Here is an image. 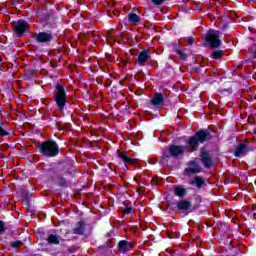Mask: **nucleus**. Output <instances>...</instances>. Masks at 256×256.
Segmentation results:
<instances>
[{"label":"nucleus","instance_id":"6","mask_svg":"<svg viewBox=\"0 0 256 256\" xmlns=\"http://www.w3.org/2000/svg\"><path fill=\"white\" fill-rule=\"evenodd\" d=\"M255 151V147H250L247 141L239 142L234 150V157L241 159V157H246L247 153Z\"/></svg>","mask_w":256,"mask_h":256},{"label":"nucleus","instance_id":"37","mask_svg":"<svg viewBox=\"0 0 256 256\" xmlns=\"http://www.w3.org/2000/svg\"><path fill=\"white\" fill-rule=\"evenodd\" d=\"M124 65H131V61L126 60V61L124 62Z\"/></svg>","mask_w":256,"mask_h":256},{"label":"nucleus","instance_id":"13","mask_svg":"<svg viewBox=\"0 0 256 256\" xmlns=\"http://www.w3.org/2000/svg\"><path fill=\"white\" fill-rule=\"evenodd\" d=\"M172 52L179 56L180 61H187L189 53L186 48L182 49L179 43H172Z\"/></svg>","mask_w":256,"mask_h":256},{"label":"nucleus","instance_id":"30","mask_svg":"<svg viewBox=\"0 0 256 256\" xmlns=\"http://www.w3.org/2000/svg\"><path fill=\"white\" fill-rule=\"evenodd\" d=\"M5 233V221L0 220V235H3Z\"/></svg>","mask_w":256,"mask_h":256},{"label":"nucleus","instance_id":"42","mask_svg":"<svg viewBox=\"0 0 256 256\" xmlns=\"http://www.w3.org/2000/svg\"><path fill=\"white\" fill-rule=\"evenodd\" d=\"M249 3H255V0H249Z\"/></svg>","mask_w":256,"mask_h":256},{"label":"nucleus","instance_id":"4","mask_svg":"<svg viewBox=\"0 0 256 256\" xmlns=\"http://www.w3.org/2000/svg\"><path fill=\"white\" fill-rule=\"evenodd\" d=\"M53 97L58 109L61 111L67 109V89L65 86L57 82L54 86Z\"/></svg>","mask_w":256,"mask_h":256},{"label":"nucleus","instance_id":"15","mask_svg":"<svg viewBox=\"0 0 256 256\" xmlns=\"http://www.w3.org/2000/svg\"><path fill=\"white\" fill-rule=\"evenodd\" d=\"M167 95L164 91L157 92L154 94L153 98L150 100V103L153 105V107H159V105H163L165 103V98Z\"/></svg>","mask_w":256,"mask_h":256},{"label":"nucleus","instance_id":"29","mask_svg":"<svg viewBox=\"0 0 256 256\" xmlns=\"http://www.w3.org/2000/svg\"><path fill=\"white\" fill-rule=\"evenodd\" d=\"M165 1H167V0H151V3L154 4L156 7H159L162 4H164Z\"/></svg>","mask_w":256,"mask_h":256},{"label":"nucleus","instance_id":"16","mask_svg":"<svg viewBox=\"0 0 256 256\" xmlns=\"http://www.w3.org/2000/svg\"><path fill=\"white\" fill-rule=\"evenodd\" d=\"M87 231V223L84 220L76 222L75 227L72 229L73 235H85Z\"/></svg>","mask_w":256,"mask_h":256},{"label":"nucleus","instance_id":"5","mask_svg":"<svg viewBox=\"0 0 256 256\" xmlns=\"http://www.w3.org/2000/svg\"><path fill=\"white\" fill-rule=\"evenodd\" d=\"M204 47L219 49V47H221V32L210 29L204 37Z\"/></svg>","mask_w":256,"mask_h":256},{"label":"nucleus","instance_id":"22","mask_svg":"<svg viewBox=\"0 0 256 256\" xmlns=\"http://www.w3.org/2000/svg\"><path fill=\"white\" fill-rule=\"evenodd\" d=\"M128 21L132 23V25H139V23H141V17L136 13H130L128 14Z\"/></svg>","mask_w":256,"mask_h":256},{"label":"nucleus","instance_id":"43","mask_svg":"<svg viewBox=\"0 0 256 256\" xmlns=\"http://www.w3.org/2000/svg\"><path fill=\"white\" fill-rule=\"evenodd\" d=\"M0 63H3V58H1V55H0Z\"/></svg>","mask_w":256,"mask_h":256},{"label":"nucleus","instance_id":"7","mask_svg":"<svg viewBox=\"0 0 256 256\" xmlns=\"http://www.w3.org/2000/svg\"><path fill=\"white\" fill-rule=\"evenodd\" d=\"M56 171L58 175H62V176L70 175L71 177H73L77 169L75 168L72 162L66 161V162L60 163Z\"/></svg>","mask_w":256,"mask_h":256},{"label":"nucleus","instance_id":"3","mask_svg":"<svg viewBox=\"0 0 256 256\" xmlns=\"http://www.w3.org/2000/svg\"><path fill=\"white\" fill-rule=\"evenodd\" d=\"M36 151L40 153L43 157H46V159H51L53 157H57L61 153V150L59 149V144H57V141L53 139H48L44 142L39 143L36 146Z\"/></svg>","mask_w":256,"mask_h":256},{"label":"nucleus","instance_id":"19","mask_svg":"<svg viewBox=\"0 0 256 256\" xmlns=\"http://www.w3.org/2000/svg\"><path fill=\"white\" fill-rule=\"evenodd\" d=\"M189 185L195 186L198 189H203V187H207V182L201 176H195L193 180L189 182Z\"/></svg>","mask_w":256,"mask_h":256},{"label":"nucleus","instance_id":"48","mask_svg":"<svg viewBox=\"0 0 256 256\" xmlns=\"http://www.w3.org/2000/svg\"><path fill=\"white\" fill-rule=\"evenodd\" d=\"M191 55L195 56V54L192 52Z\"/></svg>","mask_w":256,"mask_h":256},{"label":"nucleus","instance_id":"1","mask_svg":"<svg viewBox=\"0 0 256 256\" xmlns=\"http://www.w3.org/2000/svg\"><path fill=\"white\" fill-rule=\"evenodd\" d=\"M211 139H213V135L209 129H200L186 141V145L192 151H197L199 145H203V143H207V141H211Z\"/></svg>","mask_w":256,"mask_h":256},{"label":"nucleus","instance_id":"10","mask_svg":"<svg viewBox=\"0 0 256 256\" xmlns=\"http://www.w3.org/2000/svg\"><path fill=\"white\" fill-rule=\"evenodd\" d=\"M13 31H15L16 36L21 37L26 31H29V23L25 20H19L18 22H12Z\"/></svg>","mask_w":256,"mask_h":256},{"label":"nucleus","instance_id":"34","mask_svg":"<svg viewBox=\"0 0 256 256\" xmlns=\"http://www.w3.org/2000/svg\"><path fill=\"white\" fill-rule=\"evenodd\" d=\"M247 65H253V58L246 59Z\"/></svg>","mask_w":256,"mask_h":256},{"label":"nucleus","instance_id":"2","mask_svg":"<svg viewBox=\"0 0 256 256\" xmlns=\"http://www.w3.org/2000/svg\"><path fill=\"white\" fill-rule=\"evenodd\" d=\"M187 146L170 144L162 151L160 161L162 165H169L170 159H179L185 154Z\"/></svg>","mask_w":256,"mask_h":256},{"label":"nucleus","instance_id":"27","mask_svg":"<svg viewBox=\"0 0 256 256\" xmlns=\"http://www.w3.org/2000/svg\"><path fill=\"white\" fill-rule=\"evenodd\" d=\"M10 247H11L12 249H19V247H23V241H21V240H16V241H14V242H11V243H10Z\"/></svg>","mask_w":256,"mask_h":256},{"label":"nucleus","instance_id":"41","mask_svg":"<svg viewBox=\"0 0 256 256\" xmlns=\"http://www.w3.org/2000/svg\"><path fill=\"white\" fill-rule=\"evenodd\" d=\"M6 149H9V144H4Z\"/></svg>","mask_w":256,"mask_h":256},{"label":"nucleus","instance_id":"49","mask_svg":"<svg viewBox=\"0 0 256 256\" xmlns=\"http://www.w3.org/2000/svg\"><path fill=\"white\" fill-rule=\"evenodd\" d=\"M238 69H241V66H238Z\"/></svg>","mask_w":256,"mask_h":256},{"label":"nucleus","instance_id":"14","mask_svg":"<svg viewBox=\"0 0 256 256\" xmlns=\"http://www.w3.org/2000/svg\"><path fill=\"white\" fill-rule=\"evenodd\" d=\"M200 161L204 166V169H211L213 167V158H211V154L206 150L200 151Z\"/></svg>","mask_w":256,"mask_h":256},{"label":"nucleus","instance_id":"23","mask_svg":"<svg viewBox=\"0 0 256 256\" xmlns=\"http://www.w3.org/2000/svg\"><path fill=\"white\" fill-rule=\"evenodd\" d=\"M46 241L49 245H59V243H61V241L59 240V236L56 234H50L47 237Z\"/></svg>","mask_w":256,"mask_h":256},{"label":"nucleus","instance_id":"46","mask_svg":"<svg viewBox=\"0 0 256 256\" xmlns=\"http://www.w3.org/2000/svg\"><path fill=\"white\" fill-rule=\"evenodd\" d=\"M51 171H53V173H55V169L52 168Z\"/></svg>","mask_w":256,"mask_h":256},{"label":"nucleus","instance_id":"36","mask_svg":"<svg viewBox=\"0 0 256 256\" xmlns=\"http://www.w3.org/2000/svg\"><path fill=\"white\" fill-rule=\"evenodd\" d=\"M96 83H97L98 85H103V80L97 78V79H96Z\"/></svg>","mask_w":256,"mask_h":256},{"label":"nucleus","instance_id":"21","mask_svg":"<svg viewBox=\"0 0 256 256\" xmlns=\"http://www.w3.org/2000/svg\"><path fill=\"white\" fill-rule=\"evenodd\" d=\"M217 226L219 229V233L221 234L229 233V231H231V226H229L227 222L218 221Z\"/></svg>","mask_w":256,"mask_h":256},{"label":"nucleus","instance_id":"17","mask_svg":"<svg viewBox=\"0 0 256 256\" xmlns=\"http://www.w3.org/2000/svg\"><path fill=\"white\" fill-rule=\"evenodd\" d=\"M148 59H151V53L149 52V49H144L139 53L137 63L140 67H143V65L147 63Z\"/></svg>","mask_w":256,"mask_h":256},{"label":"nucleus","instance_id":"9","mask_svg":"<svg viewBox=\"0 0 256 256\" xmlns=\"http://www.w3.org/2000/svg\"><path fill=\"white\" fill-rule=\"evenodd\" d=\"M116 154L123 165H137L139 163V159L131 158L128 151L117 150Z\"/></svg>","mask_w":256,"mask_h":256},{"label":"nucleus","instance_id":"39","mask_svg":"<svg viewBox=\"0 0 256 256\" xmlns=\"http://www.w3.org/2000/svg\"><path fill=\"white\" fill-rule=\"evenodd\" d=\"M12 3H19V0H11Z\"/></svg>","mask_w":256,"mask_h":256},{"label":"nucleus","instance_id":"8","mask_svg":"<svg viewBox=\"0 0 256 256\" xmlns=\"http://www.w3.org/2000/svg\"><path fill=\"white\" fill-rule=\"evenodd\" d=\"M33 39L36 43L50 45L51 41H53V32L51 31L38 32L36 35L33 36Z\"/></svg>","mask_w":256,"mask_h":256},{"label":"nucleus","instance_id":"38","mask_svg":"<svg viewBox=\"0 0 256 256\" xmlns=\"http://www.w3.org/2000/svg\"><path fill=\"white\" fill-rule=\"evenodd\" d=\"M248 122L250 125H253V121H251V117H248Z\"/></svg>","mask_w":256,"mask_h":256},{"label":"nucleus","instance_id":"28","mask_svg":"<svg viewBox=\"0 0 256 256\" xmlns=\"http://www.w3.org/2000/svg\"><path fill=\"white\" fill-rule=\"evenodd\" d=\"M122 205H124V209H123L124 215H131V213H133V207L127 206L125 202H123Z\"/></svg>","mask_w":256,"mask_h":256},{"label":"nucleus","instance_id":"11","mask_svg":"<svg viewBox=\"0 0 256 256\" xmlns=\"http://www.w3.org/2000/svg\"><path fill=\"white\" fill-rule=\"evenodd\" d=\"M191 207H193V204L191 201L187 199H181L176 203V209L178 213H193V210H191Z\"/></svg>","mask_w":256,"mask_h":256},{"label":"nucleus","instance_id":"32","mask_svg":"<svg viewBox=\"0 0 256 256\" xmlns=\"http://www.w3.org/2000/svg\"><path fill=\"white\" fill-rule=\"evenodd\" d=\"M185 39H186L188 45H193L195 43V38H193V37H187Z\"/></svg>","mask_w":256,"mask_h":256},{"label":"nucleus","instance_id":"44","mask_svg":"<svg viewBox=\"0 0 256 256\" xmlns=\"http://www.w3.org/2000/svg\"><path fill=\"white\" fill-rule=\"evenodd\" d=\"M56 127L59 129V123H56Z\"/></svg>","mask_w":256,"mask_h":256},{"label":"nucleus","instance_id":"40","mask_svg":"<svg viewBox=\"0 0 256 256\" xmlns=\"http://www.w3.org/2000/svg\"><path fill=\"white\" fill-rule=\"evenodd\" d=\"M106 247H111V245H109V243H105L104 244Z\"/></svg>","mask_w":256,"mask_h":256},{"label":"nucleus","instance_id":"18","mask_svg":"<svg viewBox=\"0 0 256 256\" xmlns=\"http://www.w3.org/2000/svg\"><path fill=\"white\" fill-rule=\"evenodd\" d=\"M173 193L175 197H179V199H185L187 197V194L189 193L187 191V188L183 185H175L173 189Z\"/></svg>","mask_w":256,"mask_h":256},{"label":"nucleus","instance_id":"35","mask_svg":"<svg viewBox=\"0 0 256 256\" xmlns=\"http://www.w3.org/2000/svg\"><path fill=\"white\" fill-rule=\"evenodd\" d=\"M122 169L123 171H129V166H127V164H123Z\"/></svg>","mask_w":256,"mask_h":256},{"label":"nucleus","instance_id":"20","mask_svg":"<svg viewBox=\"0 0 256 256\" xmlns=\"http://www.w3.org/2000/svg\"><path fill=\"white\" fill-rule=\"evenodd\" d=\"M133 249V245L131 242H128L127 240H121L118 243V250L120 253H127L128 251H131Z\"/></svg>","mask_w":256,"mask_h":256},{"label":"nucleus","instance_id":"24","mask_svg":"<svg viewBox=\"0 0 256 256\" xmlns=\"http://www.w3.org/2000/svg\"><path fill=\"white\" fill-rule=\"evenodd\" d=\"M57 186L63 187L64 189H66V187H69V185L67 184V179H65V177L61 174L58 175Z\"/></svg>","mask_w":256,"mask_h":256},{"label":"nucleus","instance_id":"33","mask_svg":"<svg viewBox=\"0 0 256 256\" xmlns=\"http://www.w3.org/2000/svg\"><path fill=\"white\" fill-rule=\"evenodd\" d=\"M111 85H112V82H111V78H108L107 80H106V84L104 85L106 88H109V87H111Z\"/></svg>","mask_w":256,"mask_h":256},{"label":"nucleus","instance_id":"26","mask_svg":"<svg viewBox=\"0 0 256 256\" xmlns=\"http://www.w3.org/2000/svg\"><path fill=\"white\" fill-rule=\"evenodd\" d=\"M7 135H9V130L3 121H0V137H7Z\"/></svg>","mask_w":256,"mask_h":256},{"label":"nucleus","instance_id":"12","mask_svg":"<svg viewBox=\"0 0 256 256\" xmlns=\"http://www.w3.org/2000/svg\"><path fill=\"white\" fill-rule=\"evenodd\" d=\"M188 165L190 167L185 168L184 169V175H197V173H202L203 172V168H201V166H199V164L197 163L196 160H191Z\"/></svg>","mask_w":256,"mask_h":256},{"label":"nucleus","instance_id":"45","mask_svg":"<svg viewBox=\"0 0 256 256\" xmlns=\"http://www.w3.org/2000/svg\"><path fill=\"white\" fill-rule=\"evenodd\" d=\"M225 91H227V89L222 90V93H225Z\"/></svg>","mask_w":256,"mask_h":256},{"label":"nucleus","instance_id":"25","mask_svg":"<svg viewBox=\"0 0 256 256\" xmlns=\"http://www.w3.org/2000/svg\"><path fill=\"white\" fill-rule=\"evenodd\" d=\"M223 55H225V51H223V50H214L211 54V58L219 60L223 57Z\"/></svg>","mask_w":256,"mask_h":256},{"label":"nucleus","instance_id":"31","mask_svg":"<svg viewBox=\"0 0 256 256\" xmlns=\"http://www.w3.org/2000/svg\"><path fill=\"white\" fill-rule=\"evenodd\" d=\"M21 196L26 198V201H29V199H30L29 192H27L25 190H21Z\"/></svg>","mask_w":256,"mask_h":256},{"label":"nucleus","instance_id":"47","mask_svg":"<svg viewBox=\"0 0 256 256\" xmlns=\"http://www.w3.org/2000/svg\"><path fill=\"white\" fill-rule=\"evenodd\" d=\"M173 205H175L174 203L170 204V207H173Z\"/></svg>","mask_w":256,"mask_h":256}]
</instances>
